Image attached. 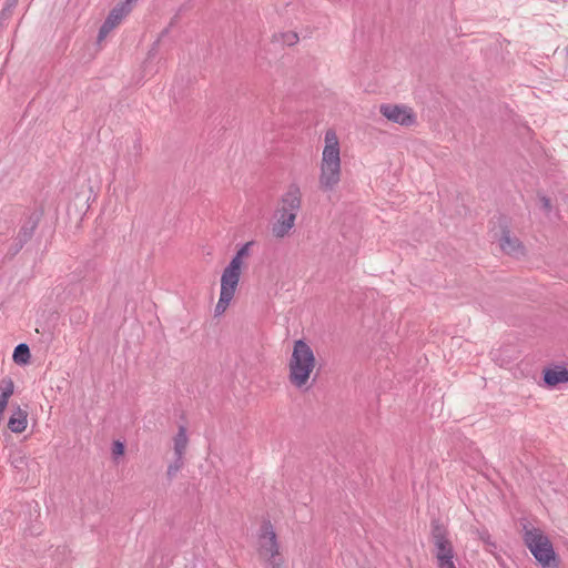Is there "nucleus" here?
Returning a JSON list of instances; mask_svg holds the SVG:
<instances>
[{"label":"nucleus","mask_w":568,"mask_h":568,"mask_svg":"<svg viewBox=\"0 0 568 568\" xmlns=\"http://www.w3.org/2000/svg\"><path fill=\"white\" fill-rule=\"evenodd\" d=\"M524 542L541 568H557L559 556L556 554L549 538L539 529L526 530Z\"/></svg>","instance_id":"7ed1b4c3"},{"label":"nucleus","mask_w":568,"mask_h":568,"mask_svg":"<svg viewBox=\"0 0 568 568\" xmlns=\"http://www.w3.org/2000/svg\"><path fill=\"white\" fill-rule=\"evenodd\" d=\"M19 0H6L4 7L0 11V20H8L13 13Z\"/></svg>","instance_id":"393cba45"},{"label":"nucleus","mask_w":568,"mask_h":568,"mask_svg":"<svg viewBox=\"0 0 568 568\" xmlns=\"http://www.w3.org/2000/svg\"><path fill=\"white\" fill-rule=\"evenodd\" d=\"M18 213V206L17 205H6L1 209V214H9L13 215Z\"/></svg>","instance_id":"7c9ffc66"},{"label":"nucleus","mask_w":568,"mask_h":568,"mask_svg":"<svg viewBox=\"0 0 568 568\" xmlns=\"http://www.w3.org/2000/svg\"><path fill=\"white\" fill-rule=\"evenodd\" d=\"M184 455H174V460L168 466L166 477L171 481L184 466Z\"/></svg>","instance_id":"412c9836"},{"label":"nucleus","mask_w":568,"mask_h":568,"mask_svg":"<svg viewBox=\"0 0 568 568\" xmlns=\"http://www.w3.org/2000/svg\"><path fill=\"white\" fill-rule=\"evenodd\" d=\"M260 554L274 557L278 555L280 546L274 528L270 520H264L260 528Z\"/></svg>","instance_id":"0eeeda50"},{"label":"nucleus","mask_w":568,"mask_h":568,"mask_svg":"<svg viewBox=\"0 0 568 568\" xmlns=\"http://www.w3.org/2000/svg\"><path fill=\"white\" fill-rule=\"evenodd\" d=\"M113 29L114 27H111V24L104 20V22L99 29L98 40H103Z\"/></svg>","instance_id":"cd10ccee"},{"label":"nucleus","mask_w":568,"mask_h":568,"mask_svg":"<svg viewBox=\"0 0 568 568\" xmlns=\"http://www.w3.org/2000/svg\"><path fill=\"white\" fill-rule=\"evenodd\" d=\"M9 462L18 470H23L28 465L27 456L20 449L10 453Z\"/></svg>","instance_id":"aec40b11"},{"label":"nucleus","mask_w":568,"mask_h":568,"mask_svg":"<svg viewBox=\"0 0 568 568\" xmlns=\"http://www.w3.org/2000/svg\"><path fill=\"white\" fill-rule=\"evenodd\" d=\"M44 215L43 204H37L32 210L23 214L24 219L22 225L19 229L18 234L23 239L31 241L36 230L38 229L42 217Z\"/></svg>","instance_id":"6e6552de"},{"label":"nucleus","mask_w":568,"mask_h":568,"mask_svg":"<svg viewBox=\"0 0 568 568\" xmlns=\"http://www.w3.org/2000/svg\"><path fill=\"white\" fill-rule=\"evenodd\" d=\"M341 180L339 143L335 131L325 133V146L322 154L320 189L333 191Z\"/></svg>","instance_id":"f03ea898"},{"label":"nucleus","mask_w":568,"mask_h":568,"mask_svg":"<svg viewBox=\"0 0 568 568\" xmlns=\"http://www.w3.org/2000/svg\"><path fill=\"white\" fill-rule=\"evenodd\" d=\"M267 561L271 568H286L284 565V560L281 558L280 554L274 555V557L268 556Z\"/></svg>","instance_id":"c85d7f7f"},{"label":"nucleus","mask_w":568,"mask_h":568,"mask_svg":"<svg viewBox=\"0 0 568 568\" xmlns=\"http://www.w3.org/2000/svg\"><path fill=\"white\" fill-rule=\"evenodd\" d=\"M254 244V241H248L237 248L236 253L230 261L231 264L242 268L243 258L250 255V247Z\"/></svg>","instance_id":"a211bd4d"},{"label":"nucleus","mask_w":568,"mask_h":568,"mask_svg":"<svg viewBox=\"0 0 568 568\" xmlns=\"http://www.w3.org/2000/svg\"><path fill=\"white\" fill-rule=\"evenodd\" d=\"M8 428L14 434H21L28 426V412L17 406L8 419Z\"/></svg>","instance_id":"ddd939ff"},{"label":"nucleus","mask_w":568,"mask_h":568,"mask_svg":"<svg viewBox=\"0 0 568 568\" xmlns=\"http://www.w3.org/2000/svg\"><path fill=\"white\" fill-rule=\"evenodd\" d=\"M131 0H123L119 2L111 11L109 12L105 21L111 24V27H116L126 17L131 10Z\"/></svg>","instance_id":"4468645a"},{"label":"nucleus","mask_w":568,"mask_h":568,"mask_svg":"<svg viewBox=\"0 0 568 568\" xmlns=\"http://www.w3.org/2000/svg\"><path fill=\"white\" fill-rule=\"evenodd\" d=\"M282 42L286 45H294L298 41V36L296 32L290 31L281 34Z\"/></svg>","instance_id":"bb28decb"},{"label":"nucleus","mask_w":568,"mask_h":568,"mask_svg":"<svg viewBox=\"0 0 568 568\" xmlns=\"http://www.w3.org/2000/svg\"><path fill=\"white\" fill-rule=\"evenodd\" d=\"M133 150L135 152V155H140L142 152V143L140 140H136L133 144Z\"/></svg>","instance_id":"2f4dec72"},{"label":"nucleus","mask_w":568,"mask_h":568,"mask_svg":"<svg viewBox=\"0 0 568 568\" xmlns=\"http://www.w3.org/2000/svg\"><path fill=\"white\" fill-rule=\"evenodd\" d=\"M7 406H8V403H4V402L0 400V414L3 415Z\"/></svg>","instance_id":"473e14b6"},{"label":"nucleus","mask_w":568,"mask_h":568,"mask_svg":"<svg viewBox=\"0 0 568 568\" xmlns=\"http://www.w3.org/2000/svg\"><path fill=\"white\" fill-rule=\"evenodd\" d=\"M542 379L546 386L556 387L568 382V368L562 365L546 367L542 371Z\"/></svg>","instance_id":"f8f14e48"},{"label":"nucleus","mask_w":568,"mask_h":568,"mask_svg":"<svg viewBox=\"0 0 568 568\" xmlns=\"http://www.w3.org/2000/svg\"><path fill=\"white\" fill-rule=\"evenodd\" d=\"M87 317L88 314L82 308H74L71 313V321L74 318L77 323L85 321Z\"/></svg>","instance_id":"c756f323"},{"label":"nucleus","mask_w":568,"mask_h":568,"mask_svg":"<svg viewBox=\"0 0 568 568\" xmlns=\"http://www.w3.org/2000/svg\"><path fill=\"white\" fill-rule=\"evenodd\" d=\"M280 217L272 226V234L277 239H283L293 229L296 215L294 212L284 211L278 209Z\"/></svg>","instance_id":"9d476101"},{"label":"nucleus","mask_w":568,"mask_h":568,"mask_svg":"<svg viewBox=\"0 0 568 568\" xmlns=\"http://www.w3.org/2000/svg\"><path fill=\"white\" fill-rule=\"evenodd\" d=\"M6 20H0V30L3 28Z\"/></svg>","instance_id":"c9c22d12"},{"label":"nucleus","mask_w":568,"mask_h":568,"mask_svg":"<svg viewBox=\"0 0 568 568\" xmlns=\"http://www.w3.org/2000/svg\"><path fill=\"white\" fill-rule=\"evenodd\" d=\"M282 206L280 209L288 212H294L297 215L301 209L302 194L297 184L292 183L288 190L281 197Z\"/></svg>","instance_id":"9b49d317"},{"label":"nucleus","mask_w":568,"mask_h":568,"mask_svg":"<svg viewBox=\"0 0 568 568\" xmlns=\"http://www.w3.org/2000/svg\"><path fill=\"white\" fill-rule=\"evenodd\" d=\"M478 538L487 546V550L489 552H495L497 550V544L491 539V535L489 534L487 528L477 529Z\"/></svg>","instance_id":"b1692460"},{"label":"nucleus","mask_w":568,"mask_h":568,"mask_svg":"<svg viewBox=\"0 0 568 568\" xmlns=\"http://www.w3.org/2000/svg\"><path fill=\"white\" fill-rule=\"evenodd\" d=\"M28 242L29 241L27 239H23L21 235L17 234L12 244L9 246L7 253L4 254V261H12Z\"/></svg>","instance_id":"f3484780"},{"label":"nucleus","mask_w":568,"mask_h":568,"mask_svg":"<svg viewBox=\"0 0 568 568\" xmlns=\"http://www.w3.org/2000/svg\"><path fill=\"white\" fill-rule=\"evenodd\" d=\"M496 225L498 231L495 233L496 240L504 253L510 256H518L525 254V246L523 242L511 235V220L506 214H498L496 216Z\"/></svg>","instance_id":"39448f33"},{"label":"nucleus","mask_w":568,"mask_h":568,"mask_svg":"<svg viewBox=\"0 0 568 568\" xmlns=\"http://www.w3.org/2000/svg\"><path fill=\"white\" fill-rule=\"evenodd\" d=\"M233 297L232 295L220 292V298L214 308L215 317L221 316L226 311Z\"/></svg>","instance_id":"5701e85b"},{"label":"nucleus","mask_w":568,"mask_h":568,"mask_svg":"<svg viewBox=\"0 0 568 568\" xmlns=\"http://www.w3.org/2000/svg\"><path fill=\"white\" fill-rule=\"evenodd\" d=\"M14 393V383L10 377L0 381V400L9 403L10 397Z\"/></svg>","instance_id":"6ab92c4d"},{"label":"nucleus","mask_w":568,"mask_h":568,"mask_svg":"<svg viewBox=\"0 0 568 568\" xmlns=\"http://www.w3.org/2000/svg\"><path fill=\"white\" fill-rule=\"evenodd\" d=\"M111 450L113 459L116 460L125 454V444L121 440H114Z\"/></svg>","instance_id":"a878e982"},{"label":"nucleus","mask_w":568,"mask_h":568,"mask_svg":"<svg viewBox=\"0 0 568 568\" xmlns=\"http://www.w3.org/2000/svg\"><path fill=\"white\" fill-rule=\"evenodd\" d=\"M316 358L312 347L306 343L305 339L300 338L294 342L292 356L288 362V381L298 389L306 386L308 379L315 368Z\"/></svg>","instance_id":"f257e3e1"},{"label":"nucleus","mask_w":568,"mask_h":568,"mask_svg":"<svg viewBox=\"0 0 568 568\" xmlns=\"http://www.w3.org/2000/svg\"><path fill=\"white\" fill-rule=\"evenodd\" d=\"M430 540L434 545L433 554L438 568H456L454 562L455 549L449 539V530L439 518L430 521Z\"/></svg>","instance_id":"20e7f679"},{"label":"nucleus","mask_w":568,"mask_h":568,"mask_svg":"<svg viewBox=\"0 0 568 568\" xmlns=\"http://www.w3.org/2000/svg\"><path fill=\"white\" fill-rule=\"evenodd\" d=\"M242 268L229 263L221 276V292L234 296Z\"/></svg>","instance_id":"1a4fd4ad"},{"label":"nucleus","mask_w":568,"mask_h":568,"mask_svg":"<svg viewBox=\"0 0 568 568\" xmlns=\"http://www.w3.org/2000/svg\"><path fill=\"white\" fill-rule=\"evenodd\" d=\"M536 196L539 201V209L544 212L545 215L549 216L554 210L551 199L540 190L536 192Z\"/></svg>","instance_id":"4be33fe9"},{"label":"nucleus","mask_w":568,"mask_h":568,"mask_svg":"<svg viewBox=\"0 0 568 568\" xmlns=\"http://www.w3.org/2000/svg\"><path fill=\"white\" fill-rule=\"evenodd\" d=\"M168 32H169V28H165V29L161 32V36L163 37V36H165V34H168Z\"/></svg>","instance_id":"f704fd0d"},{"label":"nucleus","mask_w":568,"mask_h":568,"mask_svg":"<svg viewBox=\"0 0 568 568\" xmlns=\"http://www.w3.org/2000/svg\"><path fill=\"white\" fill-rule=\"evenodd\" d=\"M31 352L26 343L18 344L14 347L12 359L18 365H27L30 363Z\"/></svg>","instance_id":"2eb2a0df"},{"label":"nucleus","mask_w":568,"mask_h":568,"mask_svg":"<svg viewBox=\"0 0 568 568\" xmlns=\"http://www.w3.org/2000/svg\"><path fill=\"white\" fill-rule=\"evenodd\" d=\"M379 113L388 121L402 126H412L417 122L413 109L403 104H382L379 106Z\"/></svg>","instance_id":"423d86ee"},{"label":"nucleus","mask_w":568,"mask_h":568,"mask_svg":"<svg viewBox=\"0 0 568 568\" xmlns=\"http://www.w3.org/2000/svg\"><path fill=\"white\" fill-rule=\"evenodd\" d=\"M176 18H178V14H175V16H174V18L171 20V22H170V26H169V27L173 26V23L176 21Z\"/></svg>","instance_id":"72a5a7b5"},{"label":"nucleus","mask_w":568,"mask_h":568,"mask_svg":"<svg viewBox=\"0 0 568 568\" xmlns=\"http://www.w3.org/2000/svg\"><path fill=\"white\" fill-rule=\"evenodd\" d=\"M174 440V455H184L186 446H187V435L185 426H180L176 435L173 438Z\"/></svg>","instance_id":"dca6fc26"}]
</instances>
